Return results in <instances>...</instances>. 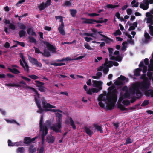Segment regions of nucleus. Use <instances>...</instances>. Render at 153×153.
<instances>
[{"label":"nucleus","mask_w":153,"mask_h":153,"mask_svg":"<svg viewBox=\"0 0 153 153\" xmlns=\"http://www.w3.org/2000/svg\"><path fill=\"white\" fill-rule=\"evenodd\" d=\"M47 6L45 5L44 2L42 3L38 6V8L40 10H43Z\"/></svg>","instance_id":"obj_31"},{"label":"nucleus","mask_w":153,"mask_h":153,"mask_svg":"<svg viewBox=\"0 0 153 153\" xmlns=\"http://www.w3.org/2000/svg\"><path fill=\"white\" fill-rule=\"evenodd\" d=\"M93 126L94 127L95 129L97 130V131L100 132L101 133L103 132V131L102 129V127L101 126L97 124H94Z\"/></svg>","instance_id":"obj_25"},{"label":"nucleus","mask_w":153,"mask_h":153,"mask_svg":"<svg viewBox=\"0 0 153 153\" xmlns=\"http://www.w3.org/2000/svg\"><path fill=\"white\" fill-rule=\"evenodd\" d=\"M6 121L7 123H16L18 125H20V124L18 123L16 120L12 119L11 120H5Z\"/></svg>","instance_id":"obj_42"},{"label":"nucleus","mask_w":153,"mask_h":153,"mask_svg":"<svg viewBox=\"0 0 153 153\" xmlns=\"http://www.w3.org/2000/svg\"><path fill=\"white\" fill-rule=\"evenodd\" d=\"M82 35L83 36H91L94 38H96V37L94 36L96 35V34L94 33H83Z\"/></svg>","instance_id":"obj_35"},{"label":"nucleus","mask_w":153,"mask_h":153,"mask_svg":"<svg viewBox=\"0 0 153 153\" xmlns=\"http://www.w3.org/2000/svg\"><path fill=\"white\" fill-rule=\"evenodd\" d=\"M69 121L71 126H72L74 129H75L76 128V127L75 126L74 122L72 119V118L70 117L69 118Z\"/></svg>","instance_id":"obj_37"},{"label":"nucleus","mask_w":153,"mask_h":153,"mask_svg":"<svg viewBox=\"0 0 153 153\" xmlns=\"http://www.w3.org/2000/svg\"><path fill=\"white\" fill-rule=\"evenodd\" d=\"M141 71V69L140 68L136 69L134 71V75L136 76H140Z\"/></svg>","instance_id":"obj_38"},{"label":"nucleus","mask_w":153,"mask_h":153,"mask_svg":"<svg viewBox=\"0 0 153 153\" xmlns=\"http://www.w3.org/2000/svg\"><path fill=\"white\" fill-rule=\"evenodd\" d=\"M8 145L9 146H14L15 143L12 142L11 141L9 140H8Z\"/></svg>","instance_id":"obj_61"},{"label":"nucleus","mask_w":153,"mask_h":153,"mask_svg":"<svg viewBox=\"0 0 153 153\" xmlns=\"http://www.w3.org/2000/svg\"><path fill=\"white\" fill-rule=\"evenodd\" d=\"M70 11L71 12V14L72 16H74L77 13V11L75 10L70 9Z\"/></svg>","instance_id":"obj_50"},{"label":"nucleus","mask_w":153,"mask_h":153,"mask_svg":"<svg viewBox=\"0 0 153 153\" xmlns=\"http://www.w3.org/2000/svg\"><path fill=\"white\" fill-rule=\"evenodd\" d=\"M9 69L10 71L16 74H18L20 73L18 70L16 68H9Z\"/></svg>","instance_id":"obj_40"},{"label":"nucleus","mask_w":153,"mask_h":153,"mask_svg":"<svg viewBox=\"0 0 153 153\" xmlns=\"http://www.w3.org/2000/svg\"><path fill=\"white\" fill-rule=\"evenodd\" d=\"M9 29H11L12 30H14L16 29L15 25L13 23L10 24L8 25Z\"/></svg>","instance_id":"obj_41"},{"label":"nucleus","mask_w":153,"mask_h":153,"mask_svg":"<svg viewBox=\"0 0 153 153\" xmlns=\"http://www.w3.org/2000/svg\"><path fill=\"white\" fill-rule=\"evenodd\" d=\"M40 132L41 134L42 142L43 144L45 141L44 137L48 133V129H47L46 128H45L43 130L40 131Z\"/></svg>","instance_id":"obj_17"},{"label":"nucleus","mask_w":153,"mask_h":153,"mask_svg":"<svg viewBox=\"0 0 153 153\" xmlns=\"http://www.w3.org/2000/svg\"><path fill=\"white\" fill-rule=\"evenodd\" d=\"M144 37L146 39V42H148L149 39L150 38V36L149 34L146 31H145L144 33Z\"/></svg>","instance_id":"obj_43"},{"label":"nucleus","mask_w":153,"mask_h":153,"mask_svg":"<svg viewBox=\"0 0 153 153\" xmlns=\"http://www.w3.org/2000/svg\"><path fill=\"white\" fill-rule=\"evenodd\" d=\"M56 122L62 123V115L58 113L56 114Z\"/></svg>","instance_id":"obj_22"},{"label":"nucleus","mask_w":153,"mask_h":153,"mask_svg":"<svg viewBox=\"0 0 153 153\" xmlns=\"http://www.w3.org/2000/svg\"><path fill=\"white\" fill-rule=\"evenodd\" d=\"M44 149L43 146L41 147L38 150L37 153H43Z\"/></svg>","instance_id":"obj_60"},{"label":"nucleus","mask_w":153,"mask_h":153,"mask_svg":"<svg viewBox=\"0 0 153 153\" xmlns=\"http://www.w3.org/2000/svg\"><path fill=\"white\" fill-rule=\"evenodd\" d=\"M108 49L109 51V56L111 59L115 60L118 62L121 61L122 59L121 57L119 56L116 57L113 56V48H108Z\"/></svg>","instance_id":"obj_10"},{"label":"nucleus","mask_w":153,"mask_h":153,"mask_svg":"<svg viewBox=\"0 0 153 153\" xmlns=\"http://www.w3.org/2000/svg\"><path fill=\"white\" fill-rule=\"evenodd\" d=\"M97 90V89H95V88H92L91 89H88L86 91V93L87 94L91 95L92 94V92L97 93L98 91H96Z\"/></svg>","instance_id":"obj_27"},{"label":"nucleus","mask_w":153,"mask_h":153,"mask_svg":"<svg viewBox=\"0 0 153 153\" xmlns=\"http://www.w3.org/2000/svg\"><path fill=\"white\" fill-rule=\"evenodd\" d=\"M28 38L30 42L35 43H36V40L34 38L32 37H29Z\"/></svg>","instance_id":"obj_52"},{"label":"nucleus","mask_w":153,"mask_h":153,"mask_svg":"<svg viewBox=\"0 0 153 153\" xmlns=\"http://www.w3.org/2000/svg\"><path fill=\"white\" fill-rule=\"evenodd\" d=\"M126 42H124L123 43V46L122 48V50H125L127 46L126 45H125V44H126Z\"/></svg>","instance_id":"obj_64"},{"label":"nucleus","mask_w":153,"mask_h":153,"mask_svg":"<svg viewBox=\"0 0 153 153\" xmlns=\"http://www.w3.org/2000/svg\"><path fill=\"white\" fill-rule=\"evenodd\" d=\"M43 107L44 108H45L46 111H50L51 112H57V109H48L47 108H55V106L51 105L50 104L48 103L45 100H43L42 102Z\"/></svg>","instance_id":"obj_6"},{"label":"nucleus","mask_w":153,"mask_h":153,"mask_svg":"<svg viewBox=\"0 0 153 153\" xmlns=\"http://www.w3.org/2000/svg\"><path fill=\"white\" fill-rule=\"evenodd\" d=\"M44 43L46 45L48 48V49H45L44 50L43 53L44 56L47 57H49L50 56L51 54L48 50L51 51L52 53H56V49L54 46L47 42H44Z\"/></svg>","instance_id":"obj_4"},{"label":"nucleus","mask_w":153,"mask_h":153,"mask_svg":"<svg viewBox=\"0 0 153 153\" xmlns=\"http://www.w3.org/2000/svg\"><path fill=\"white\" fill-rule=\"evenodd\" d=\"M20 57L22 59V60L20 59L19 60L21 65L24 68L25 71L27 73H28L29 72V66L27 64L25 61V58L22 53L21 54Z\"/></svg>","instance_id":"obj_5"},{"label":"nucleus","mask_w":153,"mask_h":153,"mask_svg":"<svg viewBox=\"0 0 153 153\" xmlns=\"http://www.w3.org/2000/svg\"><path fill=\"white\" fill-rule=\"evenodd\" d=\"M143 67V74L140 77V79H145V78L146 77L145 73L146 72L147 69V67L146 66H144Z\"/></svg>","instance_id":"obj_26"},{"label":"nucleus","mask_w":153,"mask_h":153,"mask_svg":"<svg viewBox=\"0 0 153 153\" xmlns=\"http://www.w3.org/2000/svg\"><path fill=\"white\" fill-rule=\"evenodd\" d=\"M121 34V32L119 29L116 30V32L113 33V34L115 36H117L118 35H120Z\"/></svg>","instance_id":"obj_55"},{"label":"nucleus","mask_w":153,"mask_h":153,"mask_svg":"<svg viewBox=\"0 0 153 153\" xmlns=\"http://www.w3.org/2000/svg\"><path fill=\"white\" fill-rule=\"evenodd\" d=\"M131 4L133 5L132 7H138L139 3L138 2L136 3V1L135 0H133L131 3Z\"/></svg>","instance_id":"obj_48"},{"label":"nucleus","mask_w":153,"mask_h":153,"mask_svg":"<svg viewBox=\"0 0 153 153\" xmlns=\"http://www.w3.org/2000/svg\"><path fill=\"white\" fill-rule=\"evenodd\" d=\"M126 78L125 76L121 75L117 78L114 84L117 85H123L124 83L123 81L126 80Z\"/></svg>","instance_id":"obj_16"},{"label":"nucleus","mask_w":153,"mask_h":153,"mask_svg":"<svg viewBox=\"0 0 153 153\" xmlns=\"http://www.w3.org/2000/svg\"><path fill=\"white\" fill-rule=\"evenodd\" d=\"M25 33L26 32L23 30L20 31L19 33V36L20 37L25 36Z\"/></svg>","instance_id":"obj_47"},{"label":"nucleus","mask_w":153,"mask_h":153,"mask_svg":"<svg viewBox=\"0 0 153 153\" xmlns=\"http://www.w3.org/2000/svg\"><path fill=\"white\" fill-rule=\"evenodd\" d=\"M93 129V127H86L85 128V131L87 134L89 136H91L93 134V132L92 131Z\"/></svg>","instance_id":"obj_18"},{"label":"nucleus","mask_w":153,"mask_h":153,"mask_svg":"<svg viewBox=\"0 0 153 153\" xmlns=\"http://www.w3.org/2000/svg\"><path fill=\"white\" fill-rule=\"evenodd\" d=\"M25 1V0H20L16 4V6L17 7H19L20 6L19 4H22V3H23Z\"/></svg>","instance_id":"obj_62"},{"label":"nucleus","mask_w":153,"mask_h":153,"mask_svg":"<svg viewBox=\"0 0 153 153\" xmlns=\"http://www.w3.org/2000/svg\"><path fill=\"white\" fill-rule=\"evenodd\" d=\"M71 3L69 1H66L64 2L63 5L66 6H70L71 5Z\"/></svg>","instance_id":"obj_51"},{"label":"nucleus","mask_w":153,"mask_h":153,"mask_svg":"<svg viewBox=\"0 0 153 153\" xmlns=\"http://www.w3.org/2000/svg\"><path fill=\"white\" fill-rule=\"evenodd\" d=\"M118 6V5H114L112 4H108L105 7V8L106 9V8H107L113 9L117 7Z\"/></svg>","instance_id":"obj_39"},{"label":"nucleus","mask_w":153,"mask_h":153,"mask_svg":"<svg viewBox=\"0 0 153 153\" xmlns=\"http://www.w3.org/2000/svg\"><path fill=\"white\" fill-rule=\"evenodd\" d=\"M16 85H22V87L25 90H32L33 91L36 93L37 94V96L39 97V94L37 91L34 88L27 85L26 83L24 81L22 80L19 82V84H16Z\"/></svg>","instance_id":"obj_7"},{"label":"nucleus","mask_w":153,"mask_h":153,"mask_svg":"<svg viewBox=\"0 0 153 153\" xmlns=\"http://www.w3.org/2000/svg\"><path fill=\"white\" fill-rule=\"evenodd\" d=\"M35 82L36 83V86L39 88L43 86L44 84V83L37 80H36L35 81Z\"/></svg>","instance_id":"obj_36"},{"label":"nucleus","mask_w":153,"mask_h":153,"mask_svg":"<svg viewBox=\"0 0 153 153\" xmlns=\"http://www.w3.org/2000/svg\"><path fill=\"white\" fill-rule=\"evenodd\" d=\"M131 143V139L130 138H128L126 139L125 144H127Z\"/></svg>","instance_id":"obj_63"},{"label":"nucleus","mask_w":153,"mask_h":153,"mask_svg":"<svg viewBox=\"0 0 153 153\" xmlns=\"http://www.w3.org/2000/svg\"><path fill=\"white\" fill-rule=\"evenodd\" d=\"M28 76L32 79L35 80L39 78L38 76L35 75H29Z\"/></svg>","instance_id":"obj_53"},{"label":"nucleus","mask_w":153,"mask_h":153,"mask_svg":"<svg viewBox=\"0 0 153 153\" xmlns=\"http://www.w3.org/2000/svg\"><path fill=\"white\" fill-rule=\"evenodd\" d=\"M51 122L50 120H47L46 122V123L44 126V127H46L47 128V127H51Z\"/></svg>","instance_id":"obj_49"},{"label":"nucleus","mask_w":153,"mask_h":153,"mask_svg":"<svg viewBox=\"0 0 153 153\" xmlns=\"http://www.w3.org/2000/svg\"><path fill=\"white\" fill-rule=\"evenodd\" d=\"M39 97H39H38L37 94H36V95H35V101L36 102L37 105L39 108V109L37 111V112L38 113H42L43 111V109L41 106L39 101L38 100Z\"/></svg>","instance_id":"obj_15"},{"label":"nucleus","mask_w":153,"mask_h":153,"mask_svg":"<svg viewBox=\"0 0 153 153\" xmlns=\"http://www.w3.org/2000/svg\"><path fill=\"white\" fill-rule=\"evenodd\" d=\"M84 47L86 49L88 50H94V49L91 48L87 43H86L84 44Z\"/></svg>","instance_id":"obj_44"},{"label":"nucleus","mask_w":153,"mask_h":153,"mask_svg":"<svg viewBox=\"0 0 153 153\" xmlns=\"http://www.w3.org/2000/svg\"><path fill=\"white\" fill-rule=\"evenodd\" d=\"M81 19L83 20L82 23L85 24H93V19H87L85 18H82Z\"/></svg>","instance_id":"obj_23"},{"label":"nucleus","mask_w":153,"mask_h":153,"mask_svg":"<svg viewBox=\"0 0 153 153\" xmlns=\"http://www.w3.org/2000/svg\"><path fill=\"white\" fill-rule=\"evenodd\" d=\"M131 87V86L129 87V88H128L127 87L125 86L124 87L122 88V90L124 91H125L126 93L124 94H120V97L119 99V100L120 102L123 101L122 103L125 105H128L130 104L129 101L126 100V99L123 100L125 98H130L134 96L136 97V93H135L134 94V95L132 96H131L129 97H127V96L126 93L127 92H128L129 94L130 93V92H129V90L130 88Z\"/></svg>","instance_id":"obj_3"},{"label":"nucleus","mask_w":153,"mask_h":153,"mask_svg":"<svg viewBox=\"0 0 153 153\" xmlns=\"http://www.w3.org/2000/svg\"><path fill=\"white\" fill-rule=\"evenodd\" d=\"M64 24H61V25L59 26L58 28V30L60 34L63 36L65 35V33L64 29Z\"/></svg>","instance_id":"obj_20"},{"label":"nucleus","mask_w":153,"mask_h":153,"mask_svg":"<svg viewBox=\"0 0 153 153\" xmlns=\"http://www.w3.org/2000/svg\"><path fill=\"white\" fill-rule=\"evenodd\" d=\"M19 27L20 29L22 30H25L26 28V27L25 26V25L22 23L20 24L19 25Z\"/></svg>","instance_id":"obj_58"},{"label":"nucleus","mask_w":153,"mask_h":153,"mask_svg":"<svg viewBox=\"0 0 153 153\" xmlns=\"http://www.w3.org/2000/svg\"><path fill=\"white\" fill-rule=\"evenodd\" d=\"M29 150L30 153H35L36 151V149L34 147L33 145H31L30 146Z\"/></svg>","instance_id":"obj_34"},{"label":"nucleus","mask_w":153,"mask_h":153,"mask_svg":"<svg viewBox=\"0 0 153 153\" xmlns=\"http://www.w3.org/2000/svg\"><path fill=\"white\" fill-rule=\"evenodd\" d=\"M62 123L56 122V123L54 124L53 126L51 127V129L56 132H59L60 131V129L61 127Z\"/></svg>","instance_id":"obj_13"},{"label":"nucleus","mask_w":153,"mask_h":153,"mask_svg":"<svg viewBox=\"0 0 153 153\" xmlns=\"http://www.w3.org/2000/svg\"><path fill=\"white\" fill-rule=\"evenodd\" d=\"M21 77L22 78V79H23L24 80L28 82H29L31 81V79L25 76H21Z\"/></svg>","instance_id":"obj_59"},{"label":"nucleus","mask_w":153,"mask_h":153,"mask_svg":"<svg viewBox=\"0 0 153 153\" xmlns=\"http://www.w3.org/2000/svg\"><path fill=\"white\" fill-rule=\"evenodd\" d=\"M36 137L31 139L29 137H26L24 138V143L25 144H28L33 142L35 140Z\"/></svg>","instance_id":"obj_21"},{"label":"nucleus","mask_w":153,"mask_h":153,"mask_svg":"<svg viewBox=\"0 0 153 153\" xmlns=\"http://www.w3.org/2000/svg\"><path fill=\"white\" fill-rule=\"evenodd\" d=\"M149 3L150 4H152L153 3V0H149V2L148 0H143L141 3L140 7L143 10H146L149 8Z\"/></svg>","instance_id":"obj_8"},{"label":"nucleus","mask_w":153,"mask_h":153,"mask_svg":"<svg viewBox=\"0 0 153 153\" xmlns=\"http://www.w3.org/2000/svg\"><path fill=\"white\" fill-rule=\"evenodd\" d=\"M152 25H149V33L151 36H153V26Z\"/></svg>","instance_id":"obj_45"},{"label":"nucleus","mask_w":153,"mask_h":153,"mask_svg":"<svg viewBox=\"0 0 153 153\" xmlns=\"http://www.w3.org/2000/svg\"><path fill=\"white\" fill-rule=\"evenodd\" d=\"M107 59H106V62H105L104 64L102 65L101 66L99 67L98 68V71H103L104 73L105 74H107L109 71L108 67H109V66L107 65L106 64L107 63V62L106 60Z\"/></svg>","instance_id":"obj_11"},{"label":"nucleus","mask_w":153,"mask_h":153,"mask_svg":"<svg viewBox=\"0 0 153 153\" xmlns=\"http://www.w3.org/2000/svg\"><path fill=\"white\" fill-rule=\"evenodd\" d=\"M96 74V76H93L92 78L94 79H100L102 75V74L100 71H98Z\"/></svg>","instance_id":"obj_30"},{"label":"nucleus","mask_w":153,"mask_h":153,"mask_svg":"<svg viewBox=\"0 0 153 153\" xmlns=\"http://www.w3.org/2000/svg\"><path fill=\"white\" fill-rule=\"evenodd\" d=\"M150 83L147 79H144V81L141 83H134L132 84L131 87L129 89L130 93L127 92V96H132L135 93H136V97L139 98L142 96L140 91L144 92L146 95L149 97H153V90H147L149 88Z\"/></svg>","instance_id":"obj_2"},{"label":"nucleus","mask_w":153,"mask_h":153,"mask_svg":"<svg viewBox=\"0 0 153 153\" xmlns=\"http://www.w3.org/2000/svg\"><path fill=\"white\" fill-rule=\"evenodd\" d=\"M92 86L94 87L97 88H95V89L97 90H96V91H98V92L100 90L102 89V85L103 83L101 81L93 80L92 81Z\"/></svg>","instance_id":"obj_9"},{"label":"nucleus","mask_w":153,"mask_h":153,"mask_svg":"<svg viewBox=\"0 0 153 153\" xmlns=\"http://www.w3.org/2000/svg\"><path fill=\"white\" fill-rule=\"evenodd\" d=\"M106 64L107 65L109 66V67H111L113 66V65H114L115 66H117L119 64L117 62L112 61H109L108 62H107V63Z\"/></svg>","instance_id":"obj_24"},{"label":"nucleus","mask_w":153,"mask_h":153,"mask_svg":"<svg viewBox=\"0 0 153 153\" xmlns=\"http://www.w3.org/2000/svg\"><path fill=\"white\" fill-rule=\"evenodd\" d=\"M149 103V101L148 100H145L142 103L141 105V106H145L148 104Z\"/></svg>","instance_id":"obj_56"},{"label":"nucleus","mask_w":153,"mask_h":153,"mask_svg":"<svg viewBox=\"0 0 153 153\" xmlns=\"http://www.w3.org/2000/svg\"><path fill=\"white\" fill-rule=\"evenodd\" d=\"M150 64L149 65V70L153 71V59H151L150 60Z\"/></svg>","instance_id":"obj_32"},{"label":"nucleus","mask_w":153,"mask_h":153,"mask_svg":"<svg viewBox=\"0 0 153 153\" xmlns=\"http://www.w3.org/2000/svg\"><path fill=\"white\" fill-rule=\"evenodd\" d=\"M46 88L43 86L39 88V90L41 92H45L46 91Z\"/></svg>","instance_id":"obj_57"},{"label":"nucleus","mask_w":153,"mask_h":153,"mask_svg":"<svg viewBox=\"0 0 153 153\" xmlns=\"http://www.w3.org/2000/svg\"><path fill=\"white\" fill-rule=\"evenodd\" d=\"M25 148L24 147H18L16 150L17 153H25Z\"/></svg>","instance_id":"obj_33"},{"label":"nucleus","mask_w":153,"mask_h":153,"mask_svg":"<svg viewBox=\"0 0 153 153\" xmlns=\"http://www.w3.org/2000/svg\"><path fill=\"white\" fill-rule=\"evenodd\" d=\"M146 16L147 18H146L145 19L146 21V23L152 25L153 24V15L150 13L147 12L146 13Z\"/></svg>","instance_id":"obj_12"},{"label":"nucleus","mask_w":153,"mask_h":153,"mask_svg":"<svg viewBox=\"0 0 153 153\" xmlns=\"http://www.w3.org/2000/svg\"><path fill=\"white\" fill-rule=\"evenodd\" d=\"M28 59L30 62L33 64L35 65L36 66L41 68L42 66V64L38 61L37 59L34 58L29 56Z\"/></svg>","instance_id":"obj_14"},{"label":"nucleus","mask_w":153,"mask_h":153,"mask_svg":"<svg viewBox=\"0 0 153 153\" xmlns=\"http://www.w3.org/2000/svg\"><path fill=\"white\" fill-rule=\"evenodd\" d=\"M43 120V116L42 115L41 116V117L40 120V122H39L40 131L43 130L45 128L47 129V128L46 127V126L44 127V126H42Z\"/></svg>","instance_id":"obj_29"},{"label":"nucleus","mask_w":153,"mask_h":153,"mask_svg":"<svg viewBox=\"0 0 153 153\" xmlns=\"http://www.w3.org/2000/svg\"><path fill=\"white\" fill-rule=\"evenodd\" d=\"M23 143L22 141L15 142L14 146H22Z\"/></svg>","instance_id":"obj_54"},{"label":"nucleus","mask_w":153,"mask_h":153,"mask_svg":"<svg viewBox=\"0 0 153 153\" xmlns=\"http://www.w3.org/2000/svg\"><path fill=\"white\" fill-rule=\"evenodd\" d=\"M5 85L7 86H12V87H21L22 86L21 85H16V84H5Z\"/></svg>","instance_id":"obj_46"},{"label":"nucleus","mask_w":153,"mask_h":153,"mask_svg":"<svg viewBox=\"0 0 153 153\" xmlns=\"http://www.w3.org/2000/svg\"><path fill=\"white\" fill-rule=\"evenodd\" d=\"M27 33L29 35L34 36H36V35L35 33L33 31V29L31 28H29L27 30Z\"/></svg>","instance_id":"obj_28"},{"label":"nucleus","mask_w":153,"mask_h":153,"mask_svg":"<svg viewBox=\"0 0 153 153\" xmlns=\"http://www.w3.org/2000/svg\"><path fill=\"white\" fill-rule=\"evenodd\" d=\"M55 139V138L54 136L51 135H48L47 137L46 140L48 143H53L54 142Z\"/></svg>","instance_id":"obj_19"},{"label":"nucleus","mask_w":153,"mask_h":153,"mask_svg":"<svg viewBox=\"0 0 153 153\" xmlns=\"http://www.w3.org/2000/svg\"><path fill=\"white\" fill-rule=\"evenodd\" d=\"M109 92L108 95L106 92L101 94L98 100L99 105L102 108L104 107V103L106 105V108L110 110L113 108L117 100V91L114 87L111 86L108 88Z\"/></svg>","instance_id":"obj_1"}]
</instances>
